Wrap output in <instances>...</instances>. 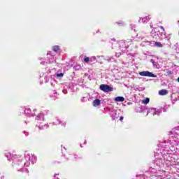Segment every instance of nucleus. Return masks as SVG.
I'll return each mask as SVG.
<instances>
[{
  "instance_id": "obj_20",
  "label": "nucleus",
  "mask_w": 179,
  "mask_h": 179,
  "mask_svg": "<svg viewBox=\"0 0 179 179\" xmlns=\"http://www.w3.org/2000/svg\"><path fill=\"white\" fill-rule=\"evenodd\" d=\"M59 96V93L56 92V90H53L52 93L50 94V97H52L54 100L57 99V97Z\"/></svg>"
},
{
  "instance_id": "obj_53",
  "label": "nucleus",
  "mask_w": 179,
  "mask_h": 179,
  "mask_svg": "<svg viewBox=\"0 0 179 179\" xmlns=\"http://www.w3.org/2000/svg\"><path fill=\"white\" fill-rule=\"evenodd\" d=\"M80 148H83L82 145H80Z\"/></svg>"
},
{
  "instance_id": "obj_22",
  "label": "nucleus",
  "mask_w": 179,
  "mask_h": 179,
  "mask_svg": "<svg viewBox=\"0 0 179 179\" xmlns=\"http://www.w3.org/2000/svg\"><path fill=\"white\" fill-rule=\"evenodd\" d=\"M70 160H77V159H81V157H78V155H70Z\"/></svg>"
},
{
  "instance_id": "obj_24",
  "label": "nucleus",
  "mask_w": 179,
  "mask_h": 179,
  "mask_svg": "<svg viewBox=\"0 0 179 179\" xmlns=\"http://www.w3.org/2000/svg\"><path fill=\"white\" fill-rule=\"evenodd\" d=\"M58 124L62 127H66V122L64 121H61V120H57Z\"/></svg>"
},
{
  "instance_id": "obj_10",
  "label": "nucleus",
  "mask_w": 179,
  "mask_h": 179,
  "mask_svg": "<svg viewBox=\"0 0 179 179\" xmlns=\"http://www.w3.org/2000/svg\"><path fill=\"white\" fill-rule=\"evenodd\" d=\"M120 114V110H113L110 113V115L112 118V120H117L119 118Z\"/></svg>"
},
{
  "instance_id": "obj_30",
  "label": "nucleus",
  "mask_w": 179,
  "mask_h": 179,
  "mask_svg": "<svg viewBox=\"0 0 179 179\" xmlns=\"http://www.w3.org/2000/svg\"><path fill=\"white\" fill-rule=\"evenodd\" d=\"M57 78H62L64 76V73L60 72L59 73H56Z\"/></svg>"
},
{
  "instance_id": "obj_9",
  "label": "nucleus",
  "mask_w": 179,
  "mask_h": 179,
  "mask_svg": "<svg viewBox=\"0 0 179 179\" xmlns=\"http://www.w3.org/2000/svg\"><path fill=\"white\" fill-rule=\"evenodd\" d=\"M139 75L141 76H151L152 78H157V75L152 73V72H150V71H141L139 72Z\"/></svg>"
},
{
  "instance_id": "obj_51",
  "label": "nucleus",
  "mask_w": 179,
  "mask_h": 179,
  "mask_svg": "<svg viewBox=\"0 0 179 179\" xmlns=\"http://www.w3.org/2000/svg\"><path fill=\"white\" fill-rule=\"evenodd\" d=\"M4 178V176H1V179H3Z\"/></svg>"
},
{
  "instance_id": "obj_14",
  "label": "nucleus",
  "mask_w": 179,
  "mask_h": 179,
  "mask_svg": "<svg viewBox=\"0 0 179 179\" xmlns=\"http://www.w3.org/2000/svg\"><path fill=\"white\" fill-rule=\"evenodd\" d=\"M147 45H149L150 46H157V48H162V45L160 42H155V41H152L151 42H146Z\"/></svg>"
},
{
  "instance_id": "obj_52",
  "label": "nucleus",
  "mask_w": 179,
  "mask_h": 179,
  "mask_svg": "<svg viewBox=\"0 0 179 179\" xmlns=\"http://www.w3.org/2000/svg\"><path fill=\"white\" fill-rule=\"evenodd\" d=\"M113 41L115 42L116 41L115 39H113Z\"/></svg>"
},
{
  "instance_id": "obj_38",
  "label": "nucleus",
  "mask_w": 179,
  "mask_h": 179,
  "mask_svg": "<svg viewBox=\"0 0 179 179\" xmlns=\"http://www.w3.org/2000/svg\"><path fill=\"white\" fill-rule=\"evenodd\" d=\"M41 60V64H45V60L43 59H40Z\"/></svg>"
},
{
  "instance_id": "obj_11",
  "label": "nucleus",
  "mask_w": 179,
  "mask_h": 179,
  "mask_svg": "<svg viewBox=\"0 0 179 179\" xmlns=\"http://www.w3.org/2000/svg\"><path fill=\"white\" fill-rule=\"evenodd\" d=\"M164 163L169 164L170 161L173 160L172 154H169V152H164Z\"/></svg>"
},
{
  "instance_id": "obj_49",
  "label": "nucleus",
  "mask_w": 179,
  "mask_h": 179,
  "mask_svg": "<svg viewBox=\"0 0 179 179\" xmlns=\"http://www.w3.org/2000/svg\"><path fill=\"white\" fill-rule=\"evenodd\" d=\"M176 101V100H173V101H172V103H174Z\"/></svg>"
},
{
  "instance_id": "obj_44",
  "label": "nucleus",
  "mask_w": 179,
  "mask_h": 179,
  "mask_svg": "<svg viewBox=\"0 0 179 179\" xmlns=\"http://www.w3.org/2000/svg\"><path fill=\"white\" fill-rule=\"evenodd\" d=\"M155 178V175L151 176V179H153Z\"/></svg>"
},
{
  "instance_id": "obj_29",
  "label": "nucleus",
  "mask_w": 179,
  "mask_h": 179,
  "mask_svg": "<svg viewBox=\"0 0 179 179\" xmlns=\"http://www.w3.org/2000/svg\"><path fill=\"white\" fill-rule=\"evenodd\" d=\"M150 62H152V64H153L154 66H157V62H156V61H155V59H151Z\"/></svg>"
},
{
  "instance_id": "obj_48",
  "label": "nucleus",
  "mask_w": 179,
  "mask_h": 179,
  "mask_svg": "<svg viewBox=\"0 0 179 179\" xmlns=\"http://www.w3.org/2000/svg\"><path fill=\"white\" fill-rule=\"evenodd\" d=\"M177 24H178V27H179V20H178V22H177Z\"/></svg>"
},
{
  "instance_id": "obj_46",
  "label": "nucleus",
  "mask_w": 179,
  "mask_h": 179,
  "mask_svg": "<svg viewBox=\"0 0 179 179\" xmlns=\"http://www.w3.org/2000/svg\"><path fill=\"white\" fill-rule=\"evenodd\" d=\"M24 124H28L27 121H24Z\"/></svg>"
},
{
  "instance_id": "obj_7",
  "label": "nucleus",
  "mask_w": 179,
  "mask_h": 179,
  "mask_svg": "<svg viewBox=\"0 0 179 179\" xmlns=\"http://www.w3.org/2000/svg\"><path fill=\"white\" fill-rule=\"evenodd\" d=\"M149 113H151L152 115H160L162 113V110L160 108H149V110H148L147 115H148Z\"/></svg>"
},
{
  "instance_id": "obj_42",
  "label": "nucleus",
  "mask_w": 179,
  "mask_h": 179,
  "mask_svg": "<svg viewBox=\"0 0 179 179\" xmlns=\"http://www.w3.org/2000/svg\"><path fill=\"white\" fill-rule=\"evenodd\" d=\"M115 55H116V57H120L121 53H116Z\"/></svg>"
},
{
  "instance_id": "obj_39",
  "label": "nucleus",
  "mask_w": 179,
  "mask_h": 179,
  "mask_svg": "<svg viewBox=\"0 0 179 179\" xmlns=\"http://www.w3.org/2000/svg\"><path fill=\"white\" fill-rule=\"evenodd\" d=\"M24 134L25 136H28V135H29V132H27L26 131H24Z\"/></svg>"
},
{
  "instance_id": "obj_26",
  "label": "nucleus",
  "mask_w": 179,
  "mask_h": 179,
  "mask_svg": "<svg viewBox=\"0 0 179 179\" xmlns=\"http://www.w3.org/2000/svg\"><path fill=\"white\" fill-rule=\"evenodd\" d=\"M143 103L144 104H148V103H150V99L149 97H146V99H145L144 100H143Z\"/></svg>"
},
{
  "instance_id": "obj_54",
  "label": "nucleus",
  "mask_w": 179,
  "mask_h": 179,
  "mask_svg": "<svg viewBox=\"0 0 179 179\" xmlns=\"http://www.w3.org/2000/svg\"><path fill=\"white\" fill-rule=\"evenodd\" d=\"M150 27L152 28V25H150Z\"/></svg>"
},
{
  "instance_id": "obj_1",
  "label": "nucleus",
  "mask_w": 179,
  "mask_h": 179,
  "mask_svg": "<svg viewBox=\"0 0 179 179\" xmlns=\"http://www.w3.org/2000/svg\"><path fill=\"white\" fill-rule=\"evenodd\" d=\"M5 157L8 160L13 161V167L20 172H26L29 173V169L24 168V166H29L31 162L34 164L37 160V158L34 154H30V152H25L24 158L22 155H16V154H12V152H5Z\"/></svg>"
},
{
  "instance_id": "obj_56",
  "label": "nucleus",
  "mask_w": 179,
  "mask_h": 179,
  "mask_svg": "<svg viewBox=\"0 0 179 179\" xmlns=\"http://www.w3.org/2000/svg\"><path fill=\"white\" fill-rule=\"evenodd\" d=\"M64 149L66 150V148H64Z\"/></svg>"
},
{
  "instance_id": "obj_21",
  "label": "nucleus",
  "mask_w": 179,
  "mask_h": 179,
  "mask_svg": "<svg viewBox=\"0 0 179 179\" xmlns=\"http://www.w3.org/2000/svg\"><path fill=\"white\" fill-rule=\"evenodd\" d=\"M125 99L123 96H117L115 98V101H124Z\"/></svg>"
},
{
  "instance_id": "obj_13",
  "label": "nucleus",
  "mask_w": 179,
  "mask_h": 179,
  "mask_svg": "<svg viewBox=\"0 0 179 179\" xmlns=\"http://www.w3.org/2000/svg\"><path fill=\"white\" fill-rule=\"evenodd\" d=\"M69 89H71V92L73 91V89H72V87H71L70 83H65V84H64V88H63V90H62V92H63L64 94H67Z\"/></svg>"
},
{
  "instance_id": "obj_27",
  "label": "nucleus",
  "mask_w": 179,
  "mask_h": 179,
  "mask_svg": "<svg viewBox=\"0 0 179 179\" xmlns=\"http://www.w3.org/2000/svg\"><path fill=\"white\" fill-rule=\"evenodd\" d=\"M117 25H120V27H124L125 25V22H124L123 21H119L118 22H117Z\"/></svg>"
},
{
  "instance_id": "obj_16",
  "label": "nucleus",
  "mask_w": 179,
  "mask_h": 179,
  "mask_svg": "<svg viewBox=\"0 0 179 179\" xmlns=\"http://www.w3.org/2000/svg\"><path fill=\"white\" fill-rule=\"evenodd\" d=\"M150 17L148 15V16L140 18V20H138V22H142L143 24H145V23L148 22V21H150Z\"/></svg>"
},
{
  "instance_id": "obj_31",
  "label": "nucleus",
  "mask_w": 179,
  "mask_h": 179,
  "mask_svg": "<svg viewBox=\"0 0 179 179\" xmlns=\"http://www.w3.org/2000/svg\"><path fill=\"white\" fill-rule=\"evenodd\" d=\"M137 179H145V175H138Z\"/></svg>"
},
{
  "instance_id": "obj_59",
  "label": "nucleus",
  "mask_w": 179,
  "mask_h": 179,
  "mask_svg": "<svg viewBox=\"0 0 179 179\" xmlns=\"http://www.w3.org/2000/svg\"><path fill=\"white\" fill-rule=\"evenodd\" d=\"M178 35H179V32H178Z\"/></svg>"
},
{
  "instance_id": "obj_5",
  "label": "nucleus",
  "mask_w": 179,
  "mask_h": 179,
  "mask_svg": "<svg viewBox=\"0 0 179 179\" xmlns=\"http://www.w3.org/2000/svg\"><path fill=\"white\" fill-rule=\"evenodd\" d=\"M129 46V42L125 41H120L119 43V48L120 50L122 51V52H124V51L128 49Z\"/></svg>"
},
{
  "instance_id": "obj_8",
  "label": "nucleus",
  "mask_w": 179,
  "mask_h": 179,
  "mask_svg": "<svg viewBox=\"0 0 179 179\" xmlns=\"http://www.w3.org/2000/svg\"><path fill=\"white\" fill-rule=\"evenodd\" d=\"M100 89L101 90L105 92H113V87L110 86V85H106V84L100 85Z\"/></svg>"
},
{
  "instance_id": "obj_2",
  "label": "nucleus",
  "mask_w": 179,
  "mask_h": 179,
  "mask_svg": "<svg viewBox=\"0 0 179 179\" xmlns=\"http://www.w3.org/2000/svg\"><path fill=\"white\" fill-rule=\"evenodd\" d=\"M155 164L158 166H163L164 165V154L162 152H155Z\"/></svg>"
},
{
  "instance_id": "obj_17",
  "label": "nucleus",
  "mask_w": 179,
  "mask_h": 179,
  "mask_svg": "<svg viewBox=\"0 0 179 179\" xmlns=\"http://www.w3.org/2000/svg\"><path fill=\"white\" fill-rule=\"evenodd\" d=\"M97 57L99 59L101 64H103V61H101L102 58H103V59H106L107 61H111L112 59H114L113 57H103V56H97Z\"/></svg>"
},
{
  "instance_id": "obj_18",
  "label": "nucleus",
  "mask_w": 179,
  "mask_h": 179,
  "mask_svg": "<svg viewBox=\"0 0 179 179\" xmlns=\"http://www.w3.org/2000/svg\"><path fill=\"white\" fill-rule=\"evenodd\" d=\"M169 92L166 89H162L159 91V94L161 96H165L166 94H168Z\"/></svg>"
},
{
  "instance_id": "obj_40",
  "label": "nucleus",
  "mask_w": 179,
  "mask_h": 179,
  "mask_svg": "<svg viewBox=\"0 0 179 179\" xmlns=\"http://www.w3.org/2000/svg\"><path fill=\"white\" fill-rule=\"evenodd\" d=\"M78 83H80L83 82V79H78Z\"/></svg>"
},
{
  "instance_id": "obj_4",
  "label": "nucleus",
  "mask_w": 179,
  "mask_h": 179,
  "mask_svg": "<svg viewBox=\"0 0 179 179\" xmlns=\"http://www.w3.org/2000/svg\"><path fill=\"white\" fill-rule=\"evenodd\" d=\"M164 32H160V31H155L152 29L151 36H152L153 39L155 41H160V39L163 38Z\"/></svg>"
},
{
  "instance_id": "obj_19",
  "label": "nucleus",
  "mask_w": 179,
  "mask_h": 179,
  "mask_svg": "<svg viewBox=\"0 0 179 179\" xmlns=\"http://www.w3.org/2000/svg\"><path fill=\"white\" fill-rule=\"evenodd\" d=\"M101 104V100L99 99H95L93 101V106L94 107H97L98 106H100Z\"/></svg>"
},
{
  "instance_id": "obj_35",
  "label": "nucleus",
  "mask_w": 179,
  "mask_h": 179,
  "mask_svg": "<svg viewBox=\"0 0 179 179\" xmlns=\"http://www.w3.org/2000/svg\"><path fill=\"white\" fill-rule=\"evenodd\" d=\"M84 61L87 63L90 61V57H85Z\"/></svg>"
},
{
  "instance_id": "obj_57",
  "label": "nucleus",
  "mask_w": 179,
  "mask_h": 179,
  "mask_svg": "<svg viewBox=\"0 0 179 179\" xmlns=\"http://www.w3.org/2000/svg\"><path fill=\"white\" fill-rule=\"evenodd\" d=\"M55 178H56V175H55Z\"/></svg>"
},
{
  "instance_id": "obj_34",
  "label": "nucleus",
  "mask_w": 179,
  "mask_h": 179,
  "mask_svg": "<svg viewBox=\"0 0 179 179\" xmlns=\"http://www.w3.org/2000/svg\"><path fill=\"white\" fill-rule=\"evenodd\" d=\"M167 108H168L167 106H165L164 107H163L162 110V111H164V113H166V111H167Z\"/></svg>"
},
{
  "instance_id": "obj_45",
  "label": "nucleus",
  "mask_w": 179,
  "mask_h": 179,
  "mask_svg": "<svg viewBox=\"0 0 179 179\" xmlns=\"http://www.w3.org/2000/svg\"><path fill=\"white\" fill-rule=\"evenodd\" d=\"M52 125H56L55 122H52Z\"/></svg>"
},
{
  "instance_id": "obj_36",
  "label": "nucleus",
  "mask_w": 179,
  "mask_h": 179,
  "mask_svg": "<svg viewBox=\"0 0 179 179\" xmlns=\"http://www.w3.org/2000/svg\"><path fill=\"white\" fill-rule=\"evenodd\" d=\"M80 68H81L80 65H76L74 66V69H76V70L80 69Z\"/></svg>"
},
{
  "instance_id": "obj_12",
  "label": "nucleus",
  "mask_w": 179,
  "mask_h": 179,
  "mask_svg": "<svg viewBox=\"0 0 179 179\" xmlns=\"http://www.w3.org/2000/svg\"><path fill=\"white\" fill-rule=\"evenodd\" d=\"M47 56H48V58L46 59L47 64H51L52 62H54L57 59V57H55L54 55H51V53H48Z\"/></svg>"
},
{
  "instance_id": "obj_33",
  "label": "nucleus",
  "mask_w": 179,
  "mask_h": 179,
  "mask_svg": "<svg viewBox=\"0 0 179 179\" xmlns=\"http://www.w3.org/2000/svg\"><path fill=\"white\" fill-rule=\"evenodd\" d=\"M87 97H81V101L83 103H85V101H87Z\"/></svg>"
},
{
  "instance_id": "obj_47",
  "label": "nucleus",
  "mask_w": 179,
  "mask_h": 179,
  "mask_svg": "<svg viewBox=\"0 0 179 179\" xmlns=\"http://www.w3.org/2000/svg\"><path fill=\"white\" fill-rule=\"evenodd\" d=\"M87 144V141H85V142H84V145H86Z\"/></svg>"
},
{
  "instance_id": "obj_50",
  "label": "nucleus",
  "mask_w": 179,
  "mask_h": 179,
  "mask_svg": "<svg viewBox=\"0 0 179 179\" xmlns=\"http://www.w3.org/2000/svg\"><path fill=\"white\" fill-rule=\"evenodd\" d=\"M177 80H178V82H179V76H178V79H177Z\"/></svg>"
},
{
  "instance_id": "obj_25",
  "label": "nucleus",
  "mask_w": 179,
  "mask_h": 179,
  "mask_svg": "<svg viewBox=\"0 0 179 179\" xmlns=\"http://www.w3.org/2000/svg\"><path fill=\"white\" fill-rule=\"evenodd\" d=\"M172 73H173V72L170 69H166L165 70V74L166 76L171 75Z\"/></svg>"
},
{
  "instance_id": "obj_43",
  "label": "nucleus",
  "mask_w": 179,
  "mask_h": 179,
  "mask_svg": "<svg viewBox=\"0 0 179 179\" xmlns=\"http://www.w3.org/2000/svg\"><path fill=\"white\" fill-rule=\"evenodd\" d=\"M123 120H124V117H122V116L120 117V121H123Z\"/></svg>"
},
{
  "instance_id": "obj_58",
  "label": "nucleus",
  "mask_w": 179,
  "mask_h": 179,
  "mask_svg": "<svg viewBox=\"0 0 179 179\" xmlns=\"http://www.w3.org/2000/svg\"><path fill=\"white\" fill-rule=\"evenodd\" d=\"M57 179H59V178H57Z\"/></svg>"
},
{
  "instance_id": "obj_6",
  "label": "nucleus",
  "mask_w": 179,
  "mask_h": 179,
  "mask_svg": "<svg viewBox=\"0 0 179 179\" xmlns=\"http://www.w3.org/2000/svg\"><path fill=\"white\" fill-rule=\"evenodd\" d=\"M36 111H37L36 108H34L32 111L29 108H24V113L26 117H34L36 115Z\"/></svg>"
},
{
  "instance_id": "obj_37",
  "label": "nucleus",
  "mask_w": 179,
  "mask_h": 179,
  "mask_svg": "<svg viewBox=\"0 0 179 179\" xmlns=\"http://www.w3.org/2000/svg\"><path fill=\"white\" fill-rule=\"evenodd\" d=\"M150 171L151 172H154V173L157 172V169H156L155 168H151Z\"/></svg>"
},
{
  "instance_id": "obj_32",
  "label": "nucleus",
  "mask_w": 179,
  "mask_h": 179,
  "mask_svg": "<svg viewBox=\"0 0 179 179\" xmlns=\"http://www.w3.org/2000/svg\"><path fill=\"white\" fill-rule=\"evenodd\" d=\"M96 57H95V56H93V57H90V61H91V62H94V61H96Z\"/></svg>"
},
{
  "instance_id": "obj_28",
  "label": "nucleus",
  "mask_w": 179,
  "mask_h": 179,
  "mask_svg": "<svg viewBox=\"0 0 179 179\" xmlns=\"http://www.w3.org/2000/svg\"><path fill=\"white\" fill-rule=\"evenodd\" d=\"M60 48L58 45L53 46L52 50L57 52V51L59 50Z\"/></svg>"
},
{
  "instance_id": "obj_41",
  "label": "nucleus",
  "mask_w": 179,
  "mask_h": 179,
  "mask_svg": "<svg viewBox=\"0 0 179 179\" xmlns=\"http://www.w3.org/2000/svg\"><path fill=\"white\" fill-rule=\"evenodd\" d=\"M161 29L162 30L163 32H164L165 29L164 27H160Z\"/></svg>"
},
{
  "instance_id": "obj_15",
  "label": "nucleus",
  "mask_w": 179,
  "mask_h": 179,
  "mask_svg": "<svg viewBox=\"0 0 179 179\" xmlns=\"http://www.w3.org/2000/svg\"><path fill=\"white\" fill-rule=\"evenodd\" d=\"M45 82H49L50 80V85L52 86H53L54 87H55L56 85H57V82L54 79H52V78H47V77H45Z\"/></svg>"
},
{
  "instance_id": "obj_23",
  "label": "nucleus",
  "mask_w": 179,
  "mask_h": 179,
  "mask_svg": "<svg viewBox=\"0 0 179 179\" xmlns=\"http://www.w3.org/2000/svg\"><path fill=\"white\" fill-rule=\"evenodd\" d=\"M38 125H36V127H38ZM38 128L40 129V130H42V129H45V128L48 129L49 128V125L48 124H45V125H42L41 127V126H38Z\"/></svg>"
},
{
  "instance_id": "obj_3",
  "label": "nucleus",
  "mask_w": 179,
  "mask_h": 179,
  "mask_svg": "<svg viewBox=\"0 0 179 179\" xmlns=\"http://www.w3.org/2000/svg\"><path fill=\"white\" fill-rule=\"evenodd\" d=\"M49 114V110H44V111H41L39 114L35 117V121L38 122H42L45 120V115H48Z\"/></svg>"
},
{
  "instance_id": "obj_55",
  "label": "nucleus",
  "mask_w": 179,
  "mask_h": 179,
  "mask_svg": "<svg viewBox=\"0 0 179 179\" xmlns=\"http://www.w3.org/2000/svg\"><path fill=\"white\" fill-rule=\"evenodd\" d=\"M128 104H131V102L128 103Z\"/></svg>"
}]
</instances>
